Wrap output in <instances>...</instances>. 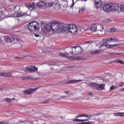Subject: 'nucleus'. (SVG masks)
<instances>
[{"instance_id": "1", "label": "nucleus", "mask_w": 124, "mask_h": 124, "mask_svg": "<svg viewBox=\"0 0 124 124\" xmlns=\"http://www.w3.org/2000/svg\"><path fill=\"white\" fill-rule=\"evenodd\" d=\"M57 26L59 27L58 31H65L70 32L71 34H76L77 32V27L73 24L69 25H60L57 21Z\"/></svg>"}, {"instance_id": "2", "label": "nucleus", "mask_w": 124, "mask_h": 124, "mask_svg": "<svg viewBox=\"0 0 124 124\" xmlns=\"http://www.w3.org/2000/svg\"><path fill=\"white\" fill-rule=\"evenodd\" d=\"M44 29L48 32H50L51 31H59L58 21L57 20L52 21L51 23L46 25L44 26Z\"/></svg>"}, {"instance_id": "3", "label": "nucleus", "mask_w": 124, "mask_h": 124, "mask_svg": "<svg viewBox=\"0 0 124 124\" xmlns=\"http://www.w3.org/2000/svg\"><path fill=\"white\" fill-rule=\"evenodd\" d=\"M28 28L30 32H34L39 31V24L36 21H32L28 23Z\"/></svg>"}, {"instance_id": "4", "label": "nucleus", "mask_w": 124, "mask_h": 124, "mask_svg": "<svg viewBox=\"0 0 124 124\" xmlns=\"http://www.w3.org/2000/svg\"><path fill=\"white\" fill-rule=\"evenodd\" d=\"M73 48H75V50L73 53V51L70 52V53L71 55H73V56H78V55H81L82 53L84 52V50L80 46H72L71 49L73 50Z\"/></svg>"}, {"instance_id": "5", "label": "nucleus", "mask_w": 124, "mask_h": 124, "mask_svg": "<svg viewBox=\"0 0 124 124\" xmlns=\"http://www.w3.org/2000/svg\"><path fill=\"white\" fill-rule=\"evenodd\" d=\"M122 6L121 7L119 6V4H115V3H110V8H111V12H115V11H118V12H120L122 10Z\"/></svg>"}, {"instance_id": "6", "label": "nucleus", "mask_w": 124, "mask_h": 124, "mask_svg": "<svg viewBox=\"0 0 124 124\" xmlns=\"http://www.w3.org/2000/svg\"><path fill=\"white\" fill-rule=\"evenodd\" d=\"M38 70V68L35 67V66H29L24 69L25 72H29V73H32V72H37Z\"/></svg>"}, {"instance_id": "7", "label": "nucleus", "mask_w": 124, "mask_h": 124, "mask_svg": "<svg viewBox=\"0 0 124 124\" xmlns=\"http://www.w3.org/2000/svg\"><path fill=\"white\" fill-rule=\"evenodd\" d=\"M37 90H38V88H31L30 89L24 91L23 93L24 94H32L34 92H36Z\"/></svg>"}, {"instance_id": "8", "label": "nucleus", "mask_w": 124, "mask_h": 124, "mask_svg": "<svg viewBox=\"0 0 124 124\" xmlns=\"http://www.w3.org/2000/svg\"><path fill=\"white\" fill-rule=\"evenodd\" d=\"M103 10L105 12H111V3L107 4L103 6Z\"/></svg>"}, {"instance_id": "9", "label": "nucleus", "mask_w": 124, "mask_h": 124, "mask_svg": "<svg viewBox=\"0 0 124 124\" xmlns=\"http://www.w3.org/2000/svg\"><path fill=\"white\" fill-rule=\"evenodd\" d=\"M36 5L38 7L45 8L46 7H48V4L46 3L40 1L39 2L37 3Z\"/></svg>"}, {"instance_id": "10", "label": "nucleus", "mask_w": 124, "mask_h": 124, "mask_svg": "<svg viewBox=\"0 0 124 124\" xmlns=\"http://www.w3.org/2000/svg\"><path fill=\"white\" fill-rule=\"evenodd\" d=\"M4 40L7 43H11V42H13L15 40V37L7 36L4 37Z\"/></svg>"}, {"instance_id": "11", "label": "nucleus", "mask_w": 124, "mask_h": 124, "mask_svg": "<svg viewBox=\"0 0 124 124\" xmlns=\"http://www.w3.org/2000/svg\"><path fill=\"white\" fill-rule=\"evenodd\" d=\"M94 2L96 8H100L102 6V1L101 0H95Z\"/></svg>"}, {"instance_id": "12", "label": "nucleus", "mask_w": 124, "mask_h": 124, "mask_svg": "<svg viewBox=\"0 0 124 124\" xmlns=\"http://www.w3.org/2000/svg\"><path fill=\"white\" fill-rule=\"evenodd\" d=\"M105 50H106V49H105L104 50L98 49V50H92L90 51V53L91 55H97V54H101V53H102V52H104Z\"/></svg>"}, {"instance_id": "13", "label": "nucleus", "mask_w": 124, "mask_h": 124, "mask_svg": "<svg viewBox=\"0 0 124 124\" xmlns=\"http://www.w3.org/2000/svg\"><path fill=\"white\" fill-rule=\"evenodd\" d=\"M96 90L97 91H103V90H105V84H97V86H96Z\"/></svg>"}, {"instance_id": "14", "label": "nucleus", "mask_w": 124, "mask_h": 124, "mask_svg": "<svg viewBox=\"0 0 124 124\" xmlns=\"http://www.w3.org/2000/svg\"><path fill=\"white\" fill-rule=\"evenodd\" d=\"M16 18H19V17H23V16H25L27 13H22L20 10H18L16 12Z\"/></svg>"}, {"instance_id": "15", "label": "nucleus", "mask_w": 124, "mask_h": 124, "mask_svg": "<svg viewBox=\"0 0 124 124\" xmlns=\"http://www.w3.org/2000/svg\"><path fill=\"white\" fill-rule=\"evenodd\" d=\"M2 77H12V73L11 72H2Z\"/></svg>"}, {"instance_id": "16", "label": "nucleus", "mask_w": 124, "mask_h": 124, "mask_svg": "<svg viewBox=\"0 0 124 124\" xmlns=\"http://www.w3.org/2000/svg\"><path fill=\"white\" fill-rule=\"evenodd\" d=\"M91 31L92 32H95L97 31V25L96 24L93 25L91 26Z\"/></svg>"}, {"instance_id": "17", "label": "nucleus", "mask_w": 124, "mask_h": 124, "mask_svg": "<svg viewBox=\"0 0 124 124\" xmlns=\"http://www.w3.org/2000/svg\"><path fill=\"white\" fill-rule=\"evenodd\" d=\"M82 80H70L66 82V84H76L78 82H81Z\"/></svg>"}, {"instance_id": "18", "label": "nucleus", "mask_w": 124, "mask_h": 124, "mask_svg": "<svg viewBox=\"0 0 124 124\" xmlns=\"http://www.w3.org/2000/svg\"><path fill=\"white\" fill-rule=\"evenodd\" d=\"M97 31L102 32L104 31V27L102 25H98L97 26Z\"/></svg>"}, {"instance_id": "19", "label": "nucleus", "mask_w": 124, "mask_h": 124, "mask_svg": "<svg viewBox=\"0 0 124 124\" xmlns=\"http://www.w3.org/2000/svg\"><path fill=\"white\" fill-rule=\"evenodd\" d=\"M97 83H89L88 84V86L90 87V88H92V89H96Z\"/></svg>"}, {"instance_id": "20", "label": "nucleus", "mask_w": 124, "mask_h": 124, "mask_svg": "<svg viewBox=\"0 0 124 124\" xmlns=\"http://www.w3.org/2000/svg\"><path fill=\"white\" fill-rule=\"evenodd\" d=\"M67 58H68V59H69L71 61H76V60H81V57H80V56H78V57H69L68 56Z\"/></svg>"}, {"instance_id": "21", "label": "nucleus", "mask_w": 124, "mask_h": 124, "mask_svg": "<svg viewBox=\"0 0 124 124\" xmlns=\"http://www.w3.org/2000/svg\"><path fill=\"white\" fill-rule=\"evenodd\" d=\"M59 56L60 57H62V58H67L68 57V56H69V53H62L60 52L59 54Z\"/></svg>"}, {"instance_id": "22", "label": "nucleus", "mask_w": 124, "mask_h": 124, "mask_svg": "<svg viewBox=\"0 0 124 124\" xmlns=\"http://www.w3.org/2000/svg\"><path fill=\"white\" fill-rule=\"evenodd\" d=\"M102 113H96V114H88V119L91 118H93V117H96V116H99V115H101Z\"/></svg>"}, {"instance_id": "23", "label": "nucleus", "mask_w": 124, "mask_h": 124, "mask_svg": "<svg viewBox=\"0 0 124 124\" xmlns=\"http://www.w3.org/2000/svg\"><path fill=\"white\" fill-rule=\"evenodd\" d=\"M113 62H118V63H121V64H124V62L119 59L113 61Z\"/></svg>"}, {"instance_id": "24", "label": "nucleus", "mask_w": 124, "mask_h": 124, "mask_svg": "<svg viewBox=\"0 0 124 124\" xmlns=\"http://www.w3.org/2000/svg\"><path fill=\"white\" fill-rule=\"evenodd\" d=\"M111 38H107L105 39H102V42H105L106 43H107L108 42H109V41H112L111 40H110V39Z\"/></svg>"}, {"instance_id": "25", "label": "nucleus", "mask_w": 124, "mask_h": 124, "mask_svg": "<svg viewBox=\"0 0 124 124\" xmlns=\"http://www.w3.org/2000/svg\"><path fill=\"white\" fill-rule=\"evenodd\" d=\"M35 6V3L34 2H33L31 3H30V9L31 8H32V9H33V8Z\"/></svg>"}, {"instance_id": "26", "label": "nucleus", "mask_w": 124, "mask_h": 124, "mask_svg": "<svg viewBox=\"0 0 124 124\" xmlns=\"http://www.w3.org/2000/svg\"><path fill=\"white\" fill-rule=\"evenodd\" d=\"M110 40H111L112 42H115V41H119V39L117 37H113V38H111L110 39Z\"/></svg>"}, {"instance_id": "27", "label": "nucleus", "mask_w": 124, "mask_h": 124, "mask_svg": "<svg viewBox=\"0 0 124 124\" xmlns=\"http://www.w3.org/2000/svg\"><path fill=\"white\" fill-rule=\"evenodd\" d=\"M20 78L21 79L22 81H24L25 80H29V79H30V77H21Z\"/></svg>"}, {"instance_id": "28", "label": "nucleus", "mask_w": 124, "mask_h": 124, "mask_svg": "<svg viewBox=\"0 0 124 124\" xmlns=\"http://www.w3.org/2000/svg\"><path fill=\"white\" fill-rule=\"evenodd\" d=\"M114 116L115 117H122V112H117L116 113H114Z\"/></svg>"}, {"instance_id": "29", "label": "nucleus", "mask_w": 124, "mask_h": 124, "mask_svg": "<svg viewBox=\"0 0 124 124\" xmlns=\"http://www.w3.org/2000/svg\"><path fill=\"white\" fill-rule=\"evenodd\" d=\"M14 10H20V6L19 5H16L14 7Z\"/></svg>"}, {"instance_id": "30", "label": "nucleus", "mask_w": 124, "mask_h": 124, "mask_svg": "<svg viewBox=\"0 0 124 124\" xmlns=\"http://www.w3.org/2000/svg\"><path fill=\"white\" fill-rule=\"evenodd\" d=\"M73 121L77 122L78 123H80V122H83V120L76 119H73Z\"/></svg>"}, {"instance_id": "31", "label": "nucleus", "mask_w": 124, "mask_h": 124, "mask_svg": "<svg viewBox=\"0 0 124 124\" xmlns=\"http://www.w3.org/2000/svg\"><path fill=\"white\" fill-rule=\"evenodd\" d=\"M60 9V5L58 4H56L54 6V9L58 10Z\"/></svg>"}, {"instance_id": "32", "label": "nucleus", "mask_w": 124, "mask_h": 124, "mask_svg": "<svg viewBox=\"0 0 124 124\" xmlns=\"http://www.w3.org/2000/svg\"><path fill=\"white\" fill-rule=\"evenodd\" d=\"M116 31V29L114 28H111L109 30V32H115Z\"/></svg>"}, {"instance_id": "33", "label": "nucleus", "mask_w": 124, "mask_h": 124, "mask_svg": "<svg viewBox=\"0 0 124 124\" xmlns=\"http://www.w3.org/2000/svg\"><path fill=\"white\" fill-rule=\"evenodd\" d=\"M77 31H83V30H84L83 27H78V29L77 28Z\"/></svg>"}, {"instance_id": "34", "label": "nucleus", "mask_w": 124, "mask_h": 124, "mask_svg": "<svg viewBox=\"0 0 124 124\" xmlns=\"http://www.w3.org/2000/svg\"><path fill=\"white\" fill-rule=\"evenodd\" d=\"M107 45V43H106L105 42H103V44H102L100 46V48H101V47H103V46H105V47H106Z\"/></svg>"}, {"instance_id": "35", "label": "nucleus", "mask_w": 124, "mask_h": 124, "mask_svg": "<svg viewBox=\"0 0 124 124\" xmlns=\"http://www.w3.org/2000/svg\"><path fill=\"white\" fill-rule=\"evenodd\" d=\"M6 102H11L12 101V99L11 98H7L5 99Z\"/></svg>"}, {"instance_id": "36", "label": "nucleus", "mask_w": 124, "mask_h": 124, "mask_svg": "<svg viewBox=\"0 0 124 124\" xmlns=\"http://www.w3.org/2000/svg\"><path fill=\"white\" fill-rule=\"evenodd\" d=\"M110 48H114V47H116V46H120L119 44H115V45H110Z\"/></svg>"}, {"instance_id": "37", "label": "nucleus", "mask_w": 124, "mask_h": 124, "mask_svg": "<svg viewBox=\"0 0 124 124\" xmlns=\"http://www.w3.org/2000/svg\"><path fill=\"white\" fill-rule=\"evenodd\" d=\"M46 4H47V7H49V6H53V5H54V3L47 2Z\"/></svg>"}, {"instance_id": "38", "label": "nucleus", "mask_w": 124, "mask_h": 124, "mask_svg": "<svg viewBox=\"0 0 124 124\" xmlns=\"http://www.w3.org/2000/svg\"><path fill=\"white\" fill-rule=\"evenodd\" d=\"M84 11H85V8H82V9L79 10V13H83Z\"/></svg>"}, {"instance_id": "39", "label": "nucleus", "mask_w": 124, "mask_h": 124, "mask_svg": "<svg viewBox=\"0 0 124 124\" xmlns=\"http://www.w3.org/2000/svg\"><path fill=\"white\" fill-rule=\"evenodd\" d=\"M0 124H9V122H5L1 121V122H0Z\"/></svg>"}, {"instance_id": "40", "label": "nucleus", "mask_w": 124, "mask_h": 124, "mask_svg": "<svg viewBox=\"0 0 124 124\" xmlns=\"http://www.w3.org/2000/svg\"><path fill=\"white\" fill-rule=\"evenodd\" d=\"M123 53H109L108 55H122Z\"/></svg>"}, {"instance_id": "41", "label": "nucleus", "mask_w": 124, "mask_h": 124, "mask_svg": "<svg viewBox=\"0 0 124 124\" xmlns=\"http://www.w3.org/2000/svg\"><path fill=\"white\" fill-rule=\"evenodd\" d=\"M48 102H49V100H46V101H45V102H43L42 103V104H47L48 103Z\"/></svg>"}, {"instance_id": "42", "label": "nucleus", "mask_w": 124, "mask_h": 124, "mask_svg": "<svg viewBox=\"0 0 124 124\" xmlns=\"http://www.w3.org/2000/svg\"><path fill=\"white\" fill-rule=\"evenodd\" d=\"M49 65H56V62H51L49 63Z\"/></svg>"}, {"instance_id": "43", "label": "nucleus", "mask_w": 124, "mask_h": 124, "mask_svg": "<svg viewBox=\"0 0 124 124\" xmlns=\"http://www.w3.org/2000/svg\"><path fill=\"white\" fill-rule=\"evenodd\" d=\"M26 7H27L29 9H30V3H27L25 4Z\"/></svg>"}, {"instance_id": "44", "label": "nucleus", "mask_w": 124, "mask_h": 124, "mask_svg": "<svg viewBox=\"0 0 124 124\" xmlns=\"http://www.w3.org/2000/svg\"><path fill=\"white\" fill-rule=\"evenodd\" d=\"M83 117V115H81V114H78L77 117H76V118L77 119H78V118H81Z\"/></svg>"}, {"instance_id": "45", "label": "nucleus", "mask_w": 124, "mask_h": 124, "mask_svg": "<svg viewBox=\"0 0 124 124\" xmlns=\"http://www.w3.org/2000/svg\"><path fill=\"white\" fill-rule=\"evenodd\" d=\"M82 117H84L85 118H88V114H82Z\"/></svg>"}, {"instance_id": "46", "label": "nucleus", "mask_w": 124, "mask_h": 124, "mask_svg": "<svg viewBox=\"0 0 124 124\" xmlns=\"http://www.w3.org/2000/svg\"><path fill=\"white\" fill-rule=\"evenodd\" d=\"M88 95L90 96H93V93H88Z\"/></svg>"}, {"instance_id": "47", "label": "nucleus", "mask_w": 124, "mask_h": 124, "mask_svg": "<svg viewBox=\"0 0 124 124\" xmlns=\"http://www.w3.org/2000/svg\"><path fill=\"white\" fill-rule=\"evenodd\" d=\"M124 85V82H121V83L119 85V87H123Z\"/></svg>"}, {"instance_id": "48", "label": "nucleus", "mask_w": 124, "mask_h": 124, "mask_svg": "<svg viewBox=\"0 0 124 124\" xmlns=\"http://www.w3.org/2000/svg\"><path fill=\"white\" fill-rule=\"evenodd\" d=\"M114 89H115V86H114V85H113L112 86H111L110 88V90H111V91H113V90H114Z\"/></svg>"}, {"instance_id": "49", "label": "nucleus", "mask_w": 124, "mask_h": 124, "mask_svg": "<svg viewBox=\"0 0 124 124\" xmlns=\"http://www.w3.org/2000/svg\"><path fill=\"white\" fill-rule=\"evenodd\" d=\"M121 9H122L123 11L124 12V4L121 5Z\"/></svg>"}, {"instance_id": "50", "label": "nucleus", "mask_w": 124, "mask_h": 124, "mask_svg": "<svg viewBox=\"0 0 124 124\" xmlns=\"http://www.w3.org/2000/svg\"><path fill=\"white\" fill-rule=\"evenodd\" d=\"M66 97H67V96H65V95H63V96H61V97H60V98H61V99H62V98H66Z\"/></svg>"}, {"instance_id": "51", "label": "nucleus", "mask_w": 124, "mask_h": 124, "mask_svg": "<svg viewBox=\"0 0 124 124\" xmlns=\"http://www.w3.org/2000/svg\"><path fill=\"white\" fill-rule=\"evenodd\" d=\"M94 120H95V121H100V118L96 119V118H94Z\"/></svg>"}, {"instance_id": "52", "label": "nucleus", "mask_w": 124, "mask_h": 124, "mask_svg": "<svg viewBox=\"0 0 124 124\" xmlns=\"http://www.w3.org/2000/svg\"><path fill=\"white\" fill-rule=\"evenodd\" d=\"M34 36H35L36 37H39V34H34Z\"/></svg>"}, {"instance_id": "53", "label": "nucleus", "mask_w": 124, "mask_h": 124, "mask_svg": "<svg viewBox=\"0 0 124 124\" xmlns=\"http://www.w3.org/2000/svg\"><path fill=\"white\" fill-rule=\"evenodd\" d=\"M106 47H107V48H110V45L107 44V46H106Z\"/></svg>"}, {"instance_id": "54", "label": "nucleus", "mask_w": 124, "mask_h": 124, "mask_svg": "<svg viewBox=\"0 0 124 124\" xmlns=\"http://www.w3.org/2000/svg\"><path fill=\"white\" fill-rule=\"evenodd\" d=\"M89 121V119L82 120V122H88Z\"/></svg>"}, {"instance_id": "55", "label": "nucleus", "mask_w": 124, "mask_h": 124, "mask_svg": "<svg viewBox=\"0 0 124 124\" xmlns=\"http://www.w3.org/2000/svg\"><path fill=\"white\" fill-rule=\"evenodd\" d=\"M2 43V40L1 39V38H0V44H1Z\"/></svg>"}, {"instance_id": "56", "label": "nucleus", "mask_w": 124, "mask_h": 124, "mask_svg": "<svg viewBox=\"0 0 124 124\" xmlns=\"http://www.w3.org/2000/svg\"><path fill=\"white\" fill-rule=\"evenodd\" d=\"M93 122H87V124H93Z\"/></svg>"}, {"instance_id": "57", "label": "nucleus", "mask_w": 124, "mask_h": 124, "mask_svg": "<svg viewBox=\"0 0 124 124\" xmlns=\"http://www.w3.org/2000/svg\"><path fill=\"white\" fill-rule=\"evenodd\" d=\"M81 124H88V122H82Z\"/></svg>"}, {"instance_id": "58", "label": "nucleus", "mask_w": 124, "mask_h": 124, "mask_svg": "<svg viewBox=\"0 0 124 124\" xmlns=\"http://www.w3.org/2000/svg\"><path fill=\"white\" fill-rule=\"evenodd\" d=\"M120 92H124V88L120 90Z\"/></svg>"}, {"instance_id": "59", "label": "nucleus", "mask_w": 124, "mask_h": 124, "mask_svg": "<svg viewBox=\"0 0 124 124\" xmlns=\"http://www.w3.org/2000/svg\"><path fill=\"white\" fill-rule=\"evenodd\" d=\"M0 77H2V72H0Z\"/></svg>"}, {"instance_id": "60", "label": "nucleus", "mask_w": 124, "mask_h": 124, "mask_svg": "<svg viewBox=\"0 0 124 124\" xmlns=\"http://www.w3.org/2000/svg\"><path fill=\"white\" fill-rule=\"evenodd\" d=\"M64 93H66L67 94H68V93H69V92H68L67 91H65Z\"/></svg>"}, {"instance_id": "61", "label": "nucleus", "mask_w": 124, "mask_h": 124, "mask_svg": "<svg viewBox=\"0 0 124 124\" xmlns=\"http://www.w3.org/2000/svg\"><path fill=\"white\" fill-rule=\"evenodd\" d=\"M122 117H124V112H121Z\"/></svg>"}, {"instance_id": "62", "label": "nucleus", "mask_w": 124, "mask_h": 124, "mask_svg": "<svg viewBox=\"0 0 124 124\" xmlns=\"http://www.w3.org/2000/svg\"><path fill=\"white\" fill-rule=\"evenodd\" d=\"M119 45H120V46H124V43H121V44H119Z\"/></svg>"}, {"instance_id": "63", "label": "nucleus", "mask_w": 124, "mask_h": 124, "mask_svg": "<svg viewBox=\"0 0 124 124\" xmlns=\"http://www.w3.org/2000/svg\"><path fill=\"white\" fill-rule=\"evenodd\" d=\"M11 99L12 100H16V99H15V98H13Z\"/></svg>"}, {"instance_id": "64", "label": "nucleus", "mask_w": 124, "mask_h": 124, "mask_svg": "<svg viewBox=\"0 0 124 124\" xmlns=\"http://www.w3.org/2000/svg\"><path fill=\"white\" fill-rule=\"evenodd\" d=\"M29 79H31V80H32V78H31V77H29Z\"/></svg>"}]
</instances>
